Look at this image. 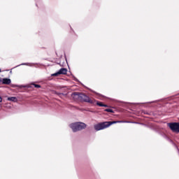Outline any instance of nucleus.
<instances>
[{
  "label": "nucleus",
  "mask_w": 179,
  "mask_h": 179,
  "mask_svg": "<svg viewBox=\"0 0 179 179\" xmlns=\"http://www.w3.org/2000/svg\"><path fill=\"white\" fill-rule=\"evenodd\" d=\"M73 99L84 101V103H90V104H94V101L92 100L87 95L81 92H73L72 94Z\"/></svg>",
  "instance_id": "1"
},
{
  "label": "nucleus",
  "mask_w": 179,
  "mask_h": 179,
  "mask_svg": "<svg viewBox=\"0 0 179 179\" xmlns=\"http://www.w3.org/2000/svg\"><path fill=\"white\" fill-rule=\"evenodd\" d=\"M122 121H108V122H103L95 124L94 128L95 131H101L102 129H106V128H108V127H111V125L114 124H120Z\"/></svg>",
  "instance_id": "2"
},
{
  "label": "nucleus",
  "mask_w": 179,
  "mask_h": 179,
  "mask_svg": "<svg viewBox=\"0 0 179 179\" xmlns=\"http://www.w3.org/2000/svg\"><path fill=\"white\" fill-rule=\"evenodd\" d=\"M70 128H71L73 132H79L83 129H86L87 124L82 122H76L69 124Z\"/></svg>",
  "instance_id": "3"
},
{
  "label": "nucleus",
  "mask_w": 179,
  "mask_h": 179,
  "mask_svg": "<svg viewBox=\"0 0 179 179\" xmlns=\"http://www.w3.org/2000/svg\"><path fill=\"white\" fill-rule=\"evenodd\" d=\"M168 127H169L172 132L179 134V122H169L168 123Z\"/></svg>",
  "instance_id": "4"
},
{
  "label": "nucleus",
  "mask_w": 179,
  "mask_h": 179,
  "mask_svg": "<svg viewBox=\"0 0 179 179\" xmlns=\"http://www.w3.org/2000/svg\"><path fill=\"white\" fill-rule=\"evenodd\" d=\"M68 69L66 68L60 69L57 72L51 75V76H58L59 75H66Z\"/></svg>",
  "instance_id": "5"
},
{
  "label": "nucleus",
  "mask_w": 179,
  "mask_h": 179,
  "mask_svg": "<svg viewBox=\"0 0 179 179\" xmlns=\"http://www.w3.org/2000/svg\"><path fill=\"white\" fill-rule=\"evenodd\" d=\"M1 82V85H10V83H12V80H10V78H0V83Z\"/></svg>",
  "instance_id": "6"
},
{
  "label": "nucleus",
  "mask_w": 179,
  "mask_h": 179,
  "mask_svg": "<svg viewBox=\"0 0 179 179\" xmlns=\"http://www.w3.org/2000/svg\"><path fill=\"white\" fill-rule=\"evenodd\" d=\"M34 65H37V63H22L21 64H19L14 68H17V67L22 66H34Z\"/></svg>",
  "instance_id": "7"
},
{
  "label": "nucleus",
  "mask_w": 179,
  "mask_h": 179,
  "mask_svg": "<svg viewBox=\"0 0 179 179\" xmlns=\"http://www.w3.org/2000/svg\"><path fill=\"white\" fill-rule=\"evenodd\" d=\"M8 101H13V103H17V98L16 96H10L7 99Z\"/></svg>",
  "instance_id": "8"
},
{
  "label": "nucleus",
  "mask_w": 179,
  "mask_h": 179,
  "mask_svg": "<svg viewBox=\"0 0 179 179\" xmlns=\"http://www.w3.org/2000/svg\"><path fill=\"white\" fill-rule=\"evenodd\" d=\"M31 85H32V86H34V87H36V89H40V87H41V85L35 84L34 83H31Z\"/></svg>",
  "instance_id": "9"
},
{
  "label": "nucleus",
  "mask_w": 179,
  "mask_h": 179,
  "mask_svg": "<svg viewBox=\"0 0 179 179\" xmlns=\"http://www.w3.org/2000/svg\"><path fill=\"white\" fill-rule=\"evenodd\" d=\"M97 106H99V107H103V106H104V103H103V102H100V101H97L96 102Z\"/></svg>",
  "instance_id": "10"
},
{
  "label": "nucleus",
  "mask_w": 179,
  "mask_h": 179,
  "mask_svg": "<svg viewBox=\"0 0 179 179\" xmlns=\"http://www.w3.org/2000/svg\"><path fill=\"white\" fill-rule=\"evenodd\" d=\"M105 111H106L107 113H114V110H113V109L111 108H106L105 109Z\"/></svg>",
  "instance_id": "11"
},
{
  "label": "nucleus",
  "mask_w": 179,
  "mask_h": 179,
  "mask_svg": "<svg viewBox=\"0 0 179 179\" xmlns=\"http://www.w3.org/2000/svg\"><path fill=\"white\" fill-rule=\"evenodd\" d=\"M20 87H27L28 89H30V88H31V86L27 85H21Z\"/></svg>",
  "instance_id": "12"
},
{
  "label": "nucleus",
  "mask_w": 179,
  "mask_h": 179,
  "mask_svg": "<svg viewBox=\"0 0 179 179\" xmlns=\"http://www.w3.org/2000/svg\"><path fill=\"white\" fill-rule=\"evenodd\" d=\"M56 94H57V96L59 97H62V96H66V94H64V93H56Z\"/></svg>",
  "instance_id": "13"
},
{
  "label": "nucleus",
  "mask_w": 179,
  "mask_h": 179,
  "mask_svg": "<svg viewBox=\"0 0 179 179\" xmlns=\"http://www.w3.org/2000/svg\"><path fill=\"white\" fill-rule=\"evenodd\" d=\"M144 114H147L148 115H150V113L148 112V111H143Z\"/></svg>",
  "instance_id": "14"
},
{
  "label": "nucleus",
  "mask_w": 179,
  "mask_h": 179,
  "mask_svg": "<svg viewBox=\"0 0 179 179\" xmlns=\"http://www.w3.org/2000/svg\"><path fill=\"white\" fill-rule=\"evenodd\" d=\"M152 103H157V101H153L148 102L149 104H152Z\"/></svg>",
  "instance_id": "15"
},
{
  "label": "nucleus",
  "mask_w": 179,
  "mask_h": 179,
  "mask_svg": "<svg viewBox=\"0 0 179 179\" xmlns=\"http://www.w3.org/2000/svg\"><path fill=\"white\" fill-rule=\"evenodd\" d=\"M73 78H74V80H75L76 82H79V80H78V78H76V77L73 76Z\"/></svg>",
  "instance_id": "16"
},
{
  "label": "nucleus",
  "mask_w": 179,
  "mask_h": 179,
  "mask_svg": "<svg viewBox=\"0 0 179 179\" xmlns=\"http://www.w3.org/2000/svg\"><path fill=\"white\" fill-rule=\"evenodd\" d=\"M168 141H169V142H171V143H173V140L170 139L168 138Z\"/></svg>",
  "instance_id": "17"
},
{
  "label": "nucleus",
  "mask_w": 179,
  "mask_h": 179,
  "mask_svg": "<svg viewBox=\"0 0 179 179\" xmlns=\"http://www.w3.org/2000/svg\"><path fill=\"white\" fill-rule=\"evenodd\" d=\"M0 103H2V96H0Z\"/></svg>",
  "instance_id": "18"
},
{
  "label": "nucleus",
  "mask_w": 179,
  "mask_h": 179,
  "mask_svg": "<svg viewBox=\"0 0 179 179\" xmlns=\"http://www.w3.org/2000/svg\"><path fill=\"white\" fill-rule=\"evenodd\" d=\"M103 107H108L106 104H103Z\"/></svg>",
  "instance_id": "19"
},
{
  "label": "nucleus",
  "mask_w": 179,
  "mask_h": 179,
  "mask_svg": "<svg viewBox=\"0 0 179 179\" xmlns=\"http://www.w3.org/2000/svg\"><path fill=\"white\" fill-rule=\"evenodd\" d=\"M14 87H19V85H15Z\"/></svg>",
  "instance_id": "20"
},
{
  "label": "nucleus",
  "mask_w": 179,
  "mask_h": 179,
  "mask_svg": "<svg viewBox=\"0 0 179 179\" xmlns=\"http://www.w3.org/2000/svg\"><path fill=\"white\" fill-rule=\"evenodd\" d=\"M133 123H134V124H137V123H136V122H134Z\"/></svg>",
  "instance_id": "21"
},
{
  "label": "nucleus",
  "mask_w": 179,
  "mask_h": 179,
  "mask_svg": "<svg viewBox=\"0 0 179 179\" xmlns=\"http://www.w3.org/2000/svg\"><path fill=\"white\" fill-rule=\"evenodd\" d=\"M129 122H128V123H129Z\"/></svg>",
  "instance_id": "22"
},
{
  "label": "nucleus",
  "mask_w": 179,
  "mask_h": 179,
  "mask_svg": "<svg viewBox=\"0 0 179 179\" xmlns=\"http://www.w3.org/2000/svg\"><path fill=\"white\" fill-rule=\"evenodd\" d=\"M0 72H1V69H0Z\"/></svg>",
  "instance_id": "23"
}]
</instances>
